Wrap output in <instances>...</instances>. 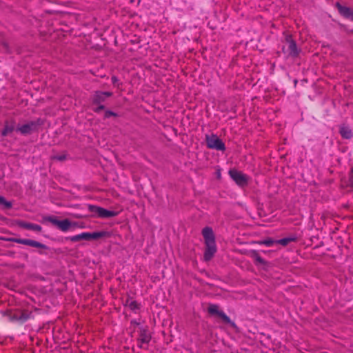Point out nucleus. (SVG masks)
Segmentation results:
<instances>
[{
    "instance_id": "1",
    "label": "nucleus",
    "mask_w": 353,
    "mask_h": 353,
    "mask_svg": "<svg viewBox=\"0 0 353 353\" xmlns=\"http://www.w3.org/2000/svg\"><path fill=\"white\" fill-rule=\"evenodd\" d=\"M284 54L289 57H295L299 54V50L297 48L296 42L292 39V36L288 35L285 37V43L282 48Z\"/></svg>"
},
{
    "instance_id": "2",
    "label": "nucleus",
    "mask_w": 353,
    "mask_h": 353,
    "mask_svg": "<svg viewBox=\"0 0 353 353\" xmlns=\"http://www.w3.org/2000/svg\"><path fill=\"white\" fill-rule=\"evenodd\" d=\"M152 336L147 327H141L139 330L137 345L140 348L148 349Z\"/></svg>"
},
{
    "instance_id": "3",
    "label": "nucleus",
    "mask_w": 353,
    "mask_h": 353,
    "mask_svg": "<svg viewBox=\"0 0 353 353\" xmlns=\"http://www.w3.org/2000/svg\"><path fill=\"white\" fill-rule=\"evenodd\" d=\"M205 141L208 148L219 151H224L225 150L224 143L214 134L205 135Z\"/></svg>"
},
{
    "instance_id": "4",
    "label": "nucleus",
    "mask_w": 353,
    "mask_h": 353,
    "mask_svg": "<svg viewBox=\"0 0 353 353\" xmlns=\"http://www.w3.org/2000/svg\"><path fill=\"white\" fill-rule=\"evenodd\" d=\"M208 312L210 314L218 316L225 323L228 324L233 327L236 326L235 323L230 320V317L228 316L223 311L219 310L218 305H210L208 307Z\"/></svg>"
},
{
    "instance_id": "5",
    "label": "nucleus",
    "mask_w": 353,
    "mask_h": 353,
    "mask_svg": "<svg viewBox=\"0 0 353 353\" xmlns=\"http://www.w3.org/2000/svg\"><path fill=\"white\" fill-rule=\"evenodd\" d=\"M39 125V121H31L21 125H18L16 128V131L23 135L30 134L37 130Z\"/></svg>"
},
{
    "instance_id": "6",
    "label": "nucleus",
    "mask_w": 353,
    "mask_h": 353,
    "mask_svg": "<svg viewBox=\"0 0 353 353\" xmlns=\"http://www.w3.org/2000/svg\"><path fill=\"white\" fill-rule=\"evenodd\" d=\"M229 174L230 177L232 179L235 183L241 186L244 187L247 185L248 182V176L243 174L242 172L238 171L236 170H230L229 171Z\"/></svg>"
},
{
    "instance_id": "7",
    "label": "nucleus",
    "mask_w": 353,
    "mask_h": 353,
    "mask_svg": "<svg viewBox=\"0 0 353 353\" xmlns=\"http://www.w3.org/2000/svg\"><path fill=\"white\" fill-rule=\"evenodd\" d=\"M8 241H10L11 242L23 244V245H29L31 247L39 248L41 250H47L48 249V247L46 245H44L40 242L34 241V240H31V239H20V238H10L8 239Z\"/></svg>"
},
{
    "instance_id": "8",
    "label": "nucleus",
    "mask_w": 353,
    "mask_h": 353,
    "mask_svg": "<svg viewBox=\"0 0 353 353\" xmlns=\"http://www.w3.org/2000/svg\"><path fill=\"white\" fill-rule=\"evenodd\" d=\"M88 209L91 212L95 213L100 218H109L113 217L117 215V213L114 211L108 210L101 207L96 205H90Z\"/></svg>"
},
{
    "instance_id": "9",
    "label": "nucleus",
    "mask_w": 353,
    "mask_h": 353,
    "mask_svg": "<svg viewBox=\"0 0 353 353\" xmlns=\"http://www.w3.org/2000/svg\"><path fill=\"white\" fill-rule=\"evenodd\" d=\"M47 220L53 225L57 226L59 229L63 232L68 231L72 225L71 222L67 219L59 221L53 216H50L47 219Z\"/></svg>"
},
{
    "instance_id": "10",
    "label": "nucleus",
    "mask_w": 353,
    "mask_h": 353,
    "mask_svg": "<svg viewBox=\"0 0 353 353\" xmlns=\"http://www.w3.org/2000/svg\"><path fill=\"white\" fill-rule=\"evenodd\" d=\"M205 250L204 253V259L205 261H210L216 252V246L215 241L205 243Z\"/></svg>"
},
{
    "instance_id": "11",
    "label": "nucleus",
    "mask_w": 353,
    "mask_h": 353,
    "mask_svg": "<svg viewBox=\"0 0 353 353\" xmlns=\"http://www.w3.org/2000/svg\"><path fill=\"white\" fill-rule=\"evenodd\" d=\"M17 127V126H16V123L14 119L5 121L4 128L1 131V135L3 137L10 135L12 132L16 130Z\"/></svg>"
},
{
    "instance_id": "12",
    "label": "nucleus",
    "mask_w": 353,
    "mask_h": 353,
    "mask_svg": "<svg viewBox=\"0 0 353 353\" xmlns=\"http://www.w3.org/2000/svg\"><path fill=\"white\" fill-rule=\"evenodd\" d=\"M112 95V93L110 92H96L92 98L93 103L100 104Z\"/></svg>"
},
{
    "instance_id": "13",
    "label": "nucleus",
    "mask_w": 353,
    "mask_h": 353,
    "mask_svg": "<svg viewBox=\"0 0 353 353\" xmlns=\"http://www.w3.org/2000/svg\"><path fill=\"white\" fill-rule=\"evenodd\" d=\"M19 226L27 230H32L37 232H40L42 230L41 226L37 224L28 223L25 221H20L18 223Z\"/></svg>"
},
{
    "instance_id": "14",
    "label": "nucleus",
    "mask_w": 353,
    "mask_h": 353,
    "mask_svg": "<svg viewBox=\"0 0 353 353\" xmlns=\"http://www.w3.org/2000/svg\"><path fill=\"white\" fill-rule=\"evenodd\" d=\"M202 234L205 240V243L215 241V237L213 230L210 227H205L202 230Z\"/></svg>"
},
{
    "instance_id": "15",
    "label": "nucleus",
    "mask_w": 353,
    "mask_h": 353,
    "mask_svg": "<svg viewBox=\"0 0 353 353\" xmlns=\"http://www.w3.org/2000/svg\"><path fill=\"white\" fill-rule=\"evenodd\" d=\"M30 314L28 311L16 312V322L19 323H23L30 318Z\"/></svg>"
},
{
    "instance_id": "16",
    "label": "nucleus",
    "mask_w": 353,
    "mask_h": 353,
    "mask_svg": "<svg viewBox=\"0 0 353 353\" xmlns=\"http://www.w3.org/2000/svg\"><path fill=\"white\" fill-rule=\"evenodd\" d=\"M336 7L339 10V13L345 18L349 19L352 13L353 12V10L348 7L341 6L339 3H336Z\"/></svg>"
},
{
    "instance_id": "17",
    "label": "nucleus",
    "mask_w": 353,
    "mask_h": 353,
    "mask_svg": "<svg viewBox=\"0 0 353 353\" xmlns=\"http://www.w3.org/2000/svg\"><path fill=\"white\" fill-rule=\"evenodd\" d=\"M91 240H96L101 238H105L110 236V234L106 231H99L94 232H90Z\"/></svg>"
},
{
    "instance_id": "18",
    "label": "nucleus",
    "mask_w": 353,
    "mask_h": 353,
    "mask_svg": "<svg viewBox=\"0 0 353 353\" xmlns=\"http://www.w3.org/2000/svg\"><path fill=\"white\" fill-rule=\"evenodd\" d=\"M340 134L344 139H349L352 137V132L350 128L347 126H342L340 128Z\"/></svg>"
},
{
    "instance_id": "19",
    "label": "nucleus",
    "mask_w": 353,
    "mask_h": 353,
    "mask_svg": "<svg viewBox=\"0 0 353 353\" xmlns=\"http://www.w3.org/2000/svg\"><path fill=\"white\" fill-rule=\"evenodd\" d=\"M3 316L6 319L7 321L10 322H16V312L12 313L10 311H6L2 312Z\"/></svg>"
},
{
    "instance_id": "20",
    "label": "nucleus",
    "mask_w": 353,
    "mask_h": 353,
    "mask_svg": "<svg viewBox=\"0 0 353 353\" xmlns=\"http://www.w3.org/2000/svg\"><path fill=\"white\" fill-rule=\"evenodd\" d=\"M252 256L254 259L256 263L261 265H265L266 263L265 261L259 254L256 250H253L252 252Z\"/></svg>"
},
{
    "instance_id": "21",
    "label": "nucleus",
    "mask_w": 353,
    "mask_h": 353,
    "mask_svg": "<svg viewBox=\"0 0 353 353\" xmlns=\"http://www.w3.org/2000/svg\"><path fill=\"white\" fill-rule=\"evenodd\" d=\"M296 240V238H294V237H287V238H283V239H279L278 241H276V243L277 244H281L283 246H285L287 245L288 244H289L290 243L292 242V241H294Z\"/></svg>"
},
{
    "instance_id": "22",
    "label": "nucleus",
    "mask_w": 353,
    "mask_h": 353,
    "mask_svg": "<svg viewBox=\"0 0 353 353\" xmlns=\"http://www.w3.org/2000/svg\"><path fill=\"white\" fill-rule=\"evenodd\" d=\"M261 245H264L268 247H271L276 243V241H274L272 239H267L260 242Z\"/></svg>"
},
{
    "instance_id": "23",
    "label": "nucleus",
    "mask_w": 353,
    "mask_h": 353,
    "mask_svg": "<svg viewBox=\"0 0 353 353\" xmlns=\"http://www.w3.org/2000/svg\"><path fill=\"white\" fill-rule=\"evenodd\" d=\"M65 240L70 241L72 242H77V241H81V234H77L74 236L65 237Z\"/></svg>"
},
{
    "instance_id": "24",
    "label": "nucleus",
    "mask_w": 353,
    "mask_h": 353,
    "mask_svg": "<svg viewBox=\"0 0 353 353\" xmlns=\"http://www.w3.org/2000/svg\"><path fill=\"white\" fill-rule=\"evenodd\" d=\"M81 240L90 241L91 240L90 232H82L80 234Z\"/></svg>"
},
{
    "instance_id": "25",
    "label": "nucleus",
    "mask_w": 353,
    "mask_h": 353,
    "mask_svg": "<svg viewBox=\"0 0 353 353\" xmlns=\"http://www.w3.org/2000/svg\"><path fill=\"white\" fill-rule=\"evenodd\" d=\"M0 204L4 205L7 208H10L12 205L10 202H8L5 200V199L3 196H0Z\"/></svg>"
},
{
    "instance_id": "26",
    "label": "nucleus",
    "mask_w": 353,
    "mask_h": 353,
    "mask_svg": "<svg viewBox=\"0 0 353 353\" xmlns=\"http://www.w3.org/2000/svg\"><path fill=\"white\" fill-rule=\"evenodd\" d=\"M129 307L131 310H135L139 308V304L137 301H132L129 303Z\"/></svg>"
},
{
    "instance_id": "27",
    "label": "nucleus",
    "mask_w": 353,
    "mask_h": 353,
    "mask_svg": "<svg viewBox=\"0 0 353 353\" xmlns=\"http://www.w3.org/2000/svg\"><path fill=\"white\" fill-rule=\"evenodd\" d=\"M349 182L350 185L353 188V167L350 170Z\"/></svg>"
},
{
    "instance_id": "28",
    "label": "nucleus",
    "mask_w": 353,
    "mask_h": 353,
    "mask_svg": "<svg viewBox=\"0 0 353 353\" xmlns=\"http://www.w3.org/2000/svg\"><path fill=\"white\" fill-rule=\"evenodd\" d=\"M98 105H99V106H97L96 108L94 109V111L96 112H99V111L104 109V105H101V103L98 104Z\"/></svg>"
},
{
    "instance_id": "29",
    "label": "nucleus",
    "mask_w": 353,
    "mask_h": 353,
    "mask_svg": "<svg viewBox=\"0 0 353 353\" xmlns=\"http://www.w3.org/2000/svg\"><path fill=\"white\" fill-rule=\"evenodd\" d=\"M114 115H115V114L113 112H111V111H106L105 112V118H108L110 116H114Z\"/></svg>"
},
{
    "instance_id": "30",
    "label": "nucleus",
    "mask_w": 353,
    "mask_h": 353,
    "mask_svg": "<svg viewBox=\"0 0 353 353\" xmlns=\"http://www.w3.org/2000/svg\"><path fill=\"white\" fill-rule=\"evenodd\" d=\"M112 82L114 83L117 81V78L115 77H112Z\"/></svg>"
},
{
    "instance_id": "31",
    "label": "nucleus",
    "mask_w": 353,
    "mask_h": 353,
    "mask_svg": "<svg viewBox=\"0 0 353 353\" xmlns=\"http://www.w3.org/2000/svg\"><path fill=\"white\" fill-rule=\"evenodd\" d=\"M350 20L353 21V12L352 13L350 17L349 18Z\"/></svg>"
},
{
    "instance_id": "32",
    "label": "nucleus",
    "mask_w": 353,
    "mask_h": 353,
    "mask_svg": "<svg viewBox=\"0 0 353 353\" xmlns=\"http://www.w3.org/2000/svg\"><path fill=\"white\" fill-rule=\"evenodd\" d=\"M63 159H64V157H58V159H59V160H63Z\"/></svg>"
},
{
    "instance_id": "33",
    "label": "nucleus",
    "mask_w": 353,
    "mask_h": 353,
    "mask_svg": "<svg viewBox=\"0 0 353 353\" xmlns=\"http://www.w3.org/2000/svg\"><path fill=\"white\" fill-rule=\"evenodd\" d=\"M39 254H43V252H42V251H39Z\"/></svg>"
}]
</instances>
